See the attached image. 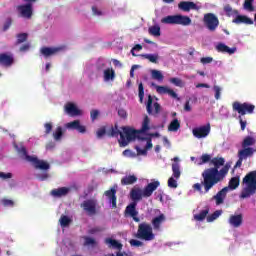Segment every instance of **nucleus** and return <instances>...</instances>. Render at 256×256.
<instances>
[{"label": "nucleus", "mask_w": 256, "mask_h": 256, "mask_svg": "<svg viewBox=\"0 0 256 256\" xmlns=\"http://www.w3.org/2000/svg\"><path fill=\"white\" fill-rule=\"evenodd\" d=\"M210 165H213L212 168H207L202 172L203 181L201 183H196L193 185V190L198 191V193H203L202 187H204V193L211 191L217 183H221L227 173H229L230 165H225V158L223 157H214L210 161Z\"/></svg>", "instance_id": "nucleus-1"}, {"label": "nucleus", "mask_w": 256, "mask_h": 256, "mask_svg": "<svg viewBox=\"0 0 256 256\" xmlns=\"http://www.w3.org/2000/svg\"><path fill=\"white\" fill-rule=\"evenodd\" d=\"M139 131L129 128L127 126L122 127V132L119 131V126L115 124L114 126H111V128L108 131V137H119L120 135V147H127L131 141H135L137 139Z\"/></svg>", "instance_id": "nucleus-2"}, {"label": "nucleus", "mask_w": 256, "mask_h": 256, "mask_svg": "<svg viewBox=\"0 0 256 256\" xmlns=\"http://www.w3.org/2000/svg\"><path fill=\"white\" fill-rule=\"evenodd\" d=\"M161 185V182L154 181L148 183L143 189L140 187H134L130 191V198L132 199V203H137L144 199H149L151 195H153L154 191H157L159 186Z\"/></svg>", "instance_id": "nucleus-3"}, {"label": "nucleus", "mask_w": 256, "mask_h": 256, "mask_svg": "<svg viewBox=\"0 0 256 256\" xmlns=\"http://www.w3.org/2000/svg\"><path fill=\"white\" fill-rule=\"evenodd\" d=\"M242 185H245L243 188L240 197L241 199H248L251 195L256 193V170L251 171L245 175L242 180Z\"/></svg>", "instance_id": "nucleus-4"}, {"label": "nucleus", "mask_w": 256, "mask_h": 256, "mask_svg": "<svg viewBox=\"0 0 256 256\" xmlns=\"http://www.w3.org/2000/svg\"><path fill=\"white\" fill-rule=\"evenodd\" d=\"M151 224L143 222L138 225V230L136 233V238L141 239L142 241H154L155 233Z\"/></svg>", "instance_id": "nucleus-5"}, {"label": "nucleus", "mask_w": 256, "mask_h": 256, "mask_svg": "<svg viewBox=\"0 0 256 256\" xmlns=\"http://www.w3.org/2000/svg\"><path fill=\"white\" fill-rule=\"evenodd\" d=\"M161 23L164 25H182L187 27L191 25V18L181 14L169 15L161 19Z\"/></svg>", "instance_id": "nucleus-6"}, {"label": "nucleus", "mask_w": 256, "mask_h": 256, "mask_svg": "<svg viewBox=\"0 0 256 256\" xmlns=\"http://www.w3.org/2000/svg\"><path fill=\"white\" fill-rule=\"evenodd\" d=\"M232 109L238 113L239 117H243V115H253V112L255 111V105L247 102L240 103L235 101L232 104Z\"/></svg>", "instance_id": "nucleus-7"}, {"label": "nucleus", "mask_w": 256, "mask_h": 256, "mask_svg": "<svg viewBox=\"0 0 256 256\" xmlns=\"http://www.w3.org/2000/svg\"><path fill=\"white\" fill-rule=\"evenodd\" d=\"M204 25L208 31L212 33L217 31V27H219V18L213 13H207L203 18Z\"/></svg>", "instance_id": "nucleus-8"}, {"label": "nucleus", "mask_w": 256, "mask_h": 256, "mask_svg": "<svg viewBox=\"0 0 256 256\" xmlns=\"http://www.w3.org/2000/svg\"><path fill=\"white\" fill-rule=\"evenodd\" d=\"M16 11L18 13V17H22V19H31L33 17V4H20L16 6Z\"/></svg>", "instance_id": "nucleus-9"}, {"label": "nucleus", "mask_w": 256, "mask_h": 256, "mask_svg": "<svg viewBox=\"0 0 256 256\" xmlns=\"http://www.w3.org/2000/svg\"><path fill=\"white\" fill-rule=\"evenodd\" d=\"M80 207L83 208V211H85L89 216L97 215L96 199L84 200L83 203L80 204Z\"/></svg>", "instance_id": "nucleus-10"}, {"label": "nucleus", "mask_w": 256, "mask_h": 256, "mask_svg": "<svg viewBox=\"0 0 256 256\" xmlns=\"http://www.w3.org/2000/svg\"><path fill=\"white\" fill-rule=\"evenodd\" d=\"M192 133L196 139H205L211 133V124L196 127L192 130Z\"/></svg>", "instance_id": "nucleus-11"}, {"label": "nucleus", "mask_w": 256, "mask_h": 256, "mask_svg": "<svg viewBox=\"0 0 256 256\" xmlns=\"http://www.w3.org/2000/svg\"><path fill=\"white\" fill-rule=\"evenodd\" d=\"M153 107H154V111H153ZM146 110L148 115H159V113H161V104L159 102H155L153 104V96L148 95Z\"/></svg>", "instance_id": "nucleus-12"}, {"label": "nucleus", "mask_w": 256, "mask_h": 256, "mask_svg": "<svg viewBox=\"0 0 256 256\" xmlns=\"http://www.w3.org/2000/svg\"><path fill=\"white\" fill-rule=\"evenodd\" d=\"M27 161L28 163L33 164L35 169H41L42 171H47L51 167L49 163L39 160V158L35 156H27Z\"/></svg>", "instance_id": "nucleus-13"}, {"label": "nucleus", "mask_w": 256, "mask_h": 256, "mask_svg": "<svg viewBox=\"0 0 256 256\" xmlns=\"http://www.w3.org/2000/svg\"><path fill=\"white\" fill-rule=\"evenodd\" d=\"M125 215H129L132 217L135 223H139L141 219L137 217L139 215V211H137V202H131L125 209Z\"/></svg>", "instance_id": "nucleus-14"}, {"label": "nucleus", "mask_w": 256, "mask_h": 256, "mask_svg": "<svg viewBox=\"0 0 256 256\" xmlns=\"http://www.w3.org/2000/svg\"><path fill=\"white\" fill-rule=\"evenodd\" d=\"M167 221V216L165 214L160 213L158 216H155L151 220L152 229L154 231H161V225Z\"/></svg>", "instance_id": "nucleus-15"}, {"label": "nucleus", "mask_w": 256, "mask_h": 256, "mask_svg": "<svg viewBox=\"0 0 256 256\" xmlns=\"http://www.w3.org/2000/svg\"><path fill=\"white\" fill-rule=\"evenodd\" d=\"M66 129H71L72 131H78V133H86L87 128L81 125L80 120H74L72 122H68L65 125Z\"/></svg>", "instance_id": "nucleus-16"}, {"label": "nucleus", "mask_w": 256, "mask_h": 256, "mask_svg": "<svg viewBox=\"0 0 256 256\" xmlns=\"http://www.w3.org/2000/svg\"><path fill=\"white\" fill-rule=\"evenodd\" d=\"M105 197L109 200L112 205V209H117V189L110 188L104 192Z\"/></svg>", "instance_id": "nucleus-17"}, {"label": "nucleus", "mask_w": 256, "mask_h": 256, "mask_svg": "<svg viewBox=\"0 0 256 256\" xmlns=\"http://www.w3.org/2000/svg\"><path fill=\"white\" fill-rule=\"evenodd\" d=\"M65 47H42L40 52L44 57H52V55H57V53H60V51H63Z\"/></svg>", "instance_id": "nucleus-18"}, {"label": "nucleus", "mask_w": 256, "mask_h": 256, "mask_svg": "<svg viewBox=\"0 0 256 256\" xmlns=\"http://www.w3.org/2000/svg\"><path fill=\"white\" fill-rule=\"evenodd\" d=\"M178 8L181 11H185L186 13H189V11H199V6L195 4V2L191 1H182L178 4Z\"/></svg>", "instance_id": "nucleus-19"}, {"label": "nucleus", "mask_w": 256, "mask_h": 256, "mask_svg": "<svg viewBox=\"0 0 256 256\" xmlns=\"http://www.w3.org/2000/svg\"><path fill=\"white\" fill-rule=\"evenodd\" d=\"M229 225L238 229V227L243 225V214H232L228 219Z\"/></svg>", "instance_id": "nucleus-20"}, {"label": "nucleus", "mask_w": 256, "mask_h": 256, "mask_svg": "<svg viewBox=\"0 0 256 256\" xmlns=\"http://www.w3.org/2000/svg\"><path fill=\"white\" fill-rule=\"evenodd\" d=\"M15 63V59L12 54L0 53V65L2 67H11Z\"/></svg>", "instance_id": "nucleus-21"}, {"label": "nucleus", "mask_w": 256, "mask_h": 256, "mask_svg": "<svg viewBox=\"0 0 256 256\" xmlns=\"http://www.w3.org/2000/svg\"><path fill=\"white\" fill-rule=\"evenodd\" d=\"M155 89L159 95H169L172 99H177V94L173 91V89L167 86H159L156 85Z\"/></svg>", "instance_id": "nucleus-22"}, {"label": "nucleus", "mask_w": 256, "mask_h": 256, "mask_svg": "<svg viewBox=\"0 0 256 256\" xmlns=\"http://www.w3.org/2000/svg\"><path fill=\"white\" fill-rule=\"evenodd\" d=\"M228 191L229 187H224L216 195L213 196L214 201H216V205H223Z\"/></svg>", "instance_id": "nucleus-23"}, {"label": "nucleus", "mask_w": 256, "mask_h": 256, "mask_svg": "<svg viewBox=\"0 0 256 256\" xmlns=\"http://www.w3.org/2000/svg\"><path fill=\"white\" fill-rule=\"evenodd\" d=\"M65 111L68 115H70V117H77L81 115V110H79L77 106L71 102L65 105Z\"/></svg>", "instance_id": "nucleus-24"}, {"label": "nucleus", "mask_w": 256, "mask_h": 256, "mask_svg": "<svg viewBox=\"0 0 256 256\" xmlns=\"http://www.w3.org/2000/svg\"><path fill=\"white\" fill-rule=\"evenodd\" d=\"M236 15V18L232 20V23H235L236 25H241V23H244V25H253V19L247 17L246 15Z\"/></svg>", "instance_id": "nucleus-25"}, {"label": "nucleus", "mask_w": 256, "mask_h": 256, "mask_svg": "<svg viewBox=\"0 0 256 256\" xmlns=\"http://www.w3.org/2000/svg\"><path fill=\"white\" fill-rule=\"evenodd\" d=\"M256 149L253 147H245L238 151V157H241L242 159H247L248 157H251L252 155H255Z\"/></svg>", "instance_id": "nucleus-26"}, {"label": "nucleus", "mask_w": 256, "mask_h": 256, "mask_svg": "<svg viewBox=\"0 0 256 256\" xmlns=\"http://www.w3.org/2000/svg\"><path fill=\"white\" fill-rule=\"evenodd\" d=\"M70 189L67 187H60L57 189H53L50 192V195H52V197H65L66 195L69 194Z\"/></svg>", "instance_id": "nucleus-27"}, {"label": "nucleus", "mask_w": 256, "mask_h": 256, "mask_svg": "<svg viewBox=\"0 0 256 256\" xmlns=\"http://www.w3.org/2000/svg\"><path fill=\"white\" fill-rule=\"evenodd\" d=\"M216 51H218V53H228L229 55H233V53L237 51V48H230L229 46L223 43H219L216 46Z\"/></svg>", "instance_id": "nucleus-28"}, {"label": "nucleus", "mask_w": 256, "mask_h": 256, "mask_svg": "<svg viewBox=\"0 0 256 256\" xmlns=\"http://www.w3.org/2000/svg\"><path fill=\"white\" fill-rule=\"evenodd\" d=\"M134 183H137V176L135 174L126 175L121 178V185H134Z\"/></svg>", "instance_id": "nucleus-29"}, {"label": "nucleus", "mask_w": 256, "mask_h": 256, "mask_svg": "<svg viewBox=\"0 0 256 256\" xmlns=\"http://www.w3.org/2000/svg\"><path fill=\"white\" fill-rule=\"evenodd\" d=\"M240 183H241V178L239 176L232 177L229 180L228 189L235 191V189H237V187H239Z\"/></svg>", "instance_id": "nucleus-30"}, {"label": "nucleus", "mask_w": 256, "mask_h": 256, "mask_svg": "<svg viewBox=\"0 0 256 256\" xmlns=\"http://www.w3.org/2000/svg\"><path fill=\"white\" fill-rule=\"evenodd\" d=\"M207 215H209L208 206H206L204 210L200 211V213L194 215V219L195 221H205V219L207 218Z\"/></svg>", "instance_id": "nucleus-31"}, {"label": "nucleus", "mask_w": 256, "mask_h": 256, "mask_svg": "<svg viewBox=\"0 0 256 256\" xmlns=\"http://www.w3.org/2000/svg\"><path fill=\"white\" fill-rule=\"evenodd\" d=\"M256 139L253 136H246L242 141V148L253 147L255 145Z\"/></svg>", "instance_id": "nucleus-32"}, {"label": "nucleus", "mask_w": 256, "mask_h": 256, "mask_svg": "<svg viewBox=\"0 0 256 256\" xmlns=\"http://www.w3.org/2000/svg\"><path fill=\"white\" fill-rule=\"evenodd\" d=\"M115 80V70L113 68H108L104 70V81H114Z\"/></svg>", "instance_id": "nucleus-33"}, {"label": "nucleus", "mask_w": 256, "mask_h": 256, "mask_svg": "<svg viewBox=\"0 0 256 256\" xmlns=\"http://www.w3.org/2000/svg\"><path fill=\"white\" fill-rule=\"evenodd\" d=\"M143 59H147L150 63H159V54H142Z\"/></svg>", "instance_id": "nucleus-34"}, {"label": "nucleus", "mask_w": 256, "mask_h": 256, "mask_svg": "<svg viewBox=\"0 0 256 256\" xmlns=\"http://www.w3.org/2000/svg\"><path fill=\"white\" fill-rule=\"evenodd\" d=\"M180 128H181V123L177 118H175L173 121L170 122L168 126V131L175 132V131H179Z\"/></svg>", "instance_id": "nucleus-35"}, {"label": "nucleus", "mask_w": 256, "mask_h": 256, "mask_svg": "<svg viewBox=\"0 0 256 256\" xmlns=\"http://www.w3.org/2000/svg\"><path fill=\"white\" fill-rule=\"evenodd\" d=\"M172 173L174 179H179V177H181V168L179 166V163L176 162L172 164Z\"/></svg>", "instance_id": "nucleus-36"}, {"label": "nucleus", "mask_w": 256, "mask_h": 256, "mask_svg": "<svg viewBox=\"0 0 256 256\" xmlns=\"http://www.w3.org/2000/svg\"><path fill=\"white\" fill-rule=\"evenodd\" d=\"M63 137V127L61 126H58L55 131L53 132V138L56 140V141H61Z\"/></svg>", "instance_id": "nucleus-37"}, {"label": "nucleus", "mask_w": 256, "mask_h": 256, "mask_svg": "<svg viewBox=\"0 0 256 256\" xmlns=\"http://www.w3.org/2000/svg\"><path fill=\"white\" fill-rule=\"evenodd\" d=\"M17 153L20 154V156L27 161V157H31L27 154V148L25 146H15Z\"/></svg>", "instance_id": "nucleus-38"}, {"label": "nucleus", "mask_w": 256, "mask_h": 256, "mask_svg": "<svg viewBox=\"0 0 256 256\" xmlns=\"http://www.w3.org/2000/svg\"><path fill=\"white\" fill-rule=\"evenodd\" d=\"M221 210H216L214 213H212L211 215L207 216V222L208 223H213V221H215L216 219H219V217H221Z\"/></svg>", "instance_id": "nucleus-39"}, {"label": "nucleus", "mask_w": 256, "mask_h": 256, "mask_svg": "<svg viewBox=\"0 0 256 256\" xmlns=\"http://www.w3.org/2000/svg\"><path fill=\"white\" fill-rule=\"evenodd\" d=\"M106 243L108 245H111V247H113L114 249H122V247H123V245L121 243H119L117 240L112 239V238L106 239Z\"/></svg>", "instance_id": "nucleus-40"}, {"label": "nucleus", "mask_w": 256, "mask_h": 256, "mask_svg": "<svg viewBox=\"0 0 256 256\" xmlns=\"http://www.w3.org/2000/svg\"><path fill=\"white\" fill-rule=\"evenodd\" d=\"M224 11H225L226 15H228V17H231L233 15H239V11L238 10H233L231 5H229V4L224 6Z\"/></svg>", "instance_id": "nucleus-41"}, {"label": "nucleus", "mask_w": 256, "mask_h": 256, "mask_svg": "<svg viewBox=\"0 0 256 256\" xmlns=\"http://www.w3.org/2000/svg\"><path fill=\"white\" fill-rule=\"evenodd\" d=\"M148 31L150 35H153L154 37H161V27L159 26H152Z\"/></svg>", "instance_id": "nucleus-42"}, {"label": "nucleus", "mask_w": 256, "mask_h": 256, "mask_svg": "<svg viewBox=\"0 0 256 256\" xmlns=\"http://www.w3.org/2000/svg\"><path fill=\"white\" fill-rule=\"evenodd\" d=\"M17 40H16V45H21V43H25L27 41V38L29 35L27 33H20L16 35Z\"/></svg>", "instance_id": "nucleus-43"}, {"label": "nucleus", "mask_w": 256, "mask_h": 256, "mask_svg": "<svg viewBox=\"0 0 256 256\" xmlns=\"http://www.w3.org/2000/svg\"><path fill=\"white\" fill-rule=\"evenodd\" d=\"M149 123H151V120L149 119V116H145L143 123H142V128H141V133H146V131H149Z\"/></svg>", "instance_id": "nucleus-44"}, {"label": "nucleus", "mask_w": 256, "mask_h": 256, "mask_svg": "<svg viewBox=\"0 0 256 256\" xmlns=\"http://www.w3.org/2000/svg\"><path fill=\"white\" fill-rule=\"evenodd\" d=\"M61 227H68V225L71 223V219L68 218L66 215H62L59 219Z\"/></svg>", "instance_id": "nucleus-45"}, {"label": "nucleus", "mask_w": 256, "mask_h": 256, "mask_svg": "<svg viewBox=\"0 0 256 256\" xmlns=\"http://www.w3.org/2000/svg\"><path fill=\"white\" fill-rule=\"evenodd\" d=\"M170 83L176 87H185V82L180 78H170Z\"/></svg>", "instance_id": "nucleus-46"}, {"label": "nucleus", "mask_w": 256, "mask_h": 256, "mask_svg": "<svg viewBox=\"0 0 256 256\" xmlns=\"http://www.w3.org/2000/svg\"><path fill=\"white\" fill-rule=\"evenodd\" d=\"M138 97L140 99V103H143V98L145 97V88L143 87V83L138 85Z\"/></svg>", "instance_id": "nucleus-47"}, {"label": "nucleus", "mask_w": 256, "mask_h": 256, "mask_svg": "<svg viewBox=\"0 0 256 256\" xmlns=\"http://www.w3.org/2000/svg\"><path fill=\"white\" fill-rule=\"evenodd\" d=\"M255 0H245L244 1V9H246L247 11H255V7H253V2Z\"/></svg>", "instance_id": "nucleus-48"}, {"label": "nucleus", "mask_w": 256, "mask_h": 256, "mask_svg": "<svg viewBox=\"0 0 256 256\" xmlns=\"http://www.w3.org/2000/svg\"><path fill=\"white\" fill-rule=\"evenodd\" d=\"M212 159H211V155L209 154H203L201 156V162L198 163V165H205V163H211Z\"/></svg>", "instance_id": "nucleus-49"}, {"label": "nucleus", "mask_w": 256, "mask_h": 256, "mask_svg": "<svg viewBox=\"0 0 256 256\" xmlns=\"http://www.w3.org/2000/svg\"><path fill=\"white\" fill-rule=\"evenodd\" d=\"M152 77L156 79V81H163V74L159 70H152Z\"/></svg>", "instance_id": "nucleus-50"}, {"label": "nucleus", "mask_w": 256, "mask_h": 256, "mask_svg": "<svg viewBox=\"0 0 256 256\" xmlns=\"http://www.w3.org/2000/svg\"><path fill=\"white\" fill-rule=\"evenodd\" d=\"M129 243L131 247H143L145 245L142 241L137 239H131Z\"/></svg>", "instance_id": "nucleus-51"}, {"label": "nucleus", "mask_w": 256, "mask_h": 256, "mask_svg": "<svg viewBox=\"0 0 256 256\" xmlns=\"http://www.w3.org/2000/svg\"><path fill=\"white\" fill-rule=\"evenodd\" d=\"M109 130L105 129V127H102L100 129L97 130V137L99 139H101V137H103L104 135H108L109 136Z\"/></svg>", "instance_id": "nucleus-52"}, {"label": "nucleus", "mask_w": 256, "mask_h": 256, "mask_svg": "<svg viewBox=\"0 0 256 256\" xmlns=\"http://www.w3.org/2000/svg\"><path fill=\"white\" fill-rule=\"evenodd\" d=\"M45 135H49L53 131V123L48 122L44 124Z\"/></svg>", "instance_id": "nucleus-53"}, {"label": "nucleus", "mask_w": 256, "mask_h": 256, "mask_svg": "<svg viewBox=\"0 0 256 256\" xmlns=\"http://www.w3.org/2000/svg\"><path fill=\"white\" fill-rule=\"evenodd\" d=\"M213 89H214V92H215V99H216V101H219V99H221V87L215 85L213 87Z\"/></svg>", "instance_id": "nucleus-54"}, {"label": "nucleus", "mask_w": 256, "mask_h": 256, "mask_svg": "<svg viewBox=\"0 0 256 256\" xmlns=\"http://www.w3.org/2000/svg\"><path fill=\"white\" fill-rule=\"evenodd\" d=\"M168 187H171L172 189H177V180L175 178L170 177L168 179Z\"/></svg>", "instance_id": "nucleus-55"}, {"label": "nucleus", "mask_w": 256, "mask_h": 256, "mask_svg": "<svg viewBox=\"0 0 256 256\" xmlns=\"http://www.w3.org/2000/svg\"><path fill=\"white\" fill-rule=\"evenodd\" d=\"M99 117V110L93 109L90 111V119L91 121H95Z\"/></svg>", "instance_id": "nucleus-56"}, {"label": "nucleus", "mask_w": 256, "mask_h": 256, "mask_svg": "<svg viewBox=\"0 0 256 256\" xmlns=\"http://www.w3.org/2000/svg\"><path fill=\"white\" fill-rule=\"evenodd\" d=\"M143 49V46L141 44H136L132 49H131V54L133 57H137V54H135V51H141Z\"/></svg>", "instance_id": "nucleus-57"}, {"label": "nucleus", "mask_w": 256, "mask_h": 256, "mask_svg": "<svg viewBox=\"0 0 256 256\" xmlns=\"http://www.w3.org/2000/svg\"><path fill=\"white\" fill-rule=\"evenodd\" d=\"M200 62L202 63V65H207L209 63H213V57H202L200 59Z\"/></svg>", "instance_id": "nucleus-58"}, {"label": "nucleus", "mask_w": 256, "mask_h": 256, "mask_svg": "<svg viewBox=\"0 0 256 256\" xmlns=\"http://www.w3.org/2000/svg\"><path fill=\"white\" fill-rule=\"evenodd\" d=\"M92 13L94 16L101 17L103 15V12L97 8V6H92Z\"/></svg>", "instance_id": "nucleus-59"}, {"label": "nucleus", "mask_w": 256, "mask_h": 256, "mask_svg": "<svg viewBox=\"0 0 256 256\" xmlns=\"http://www.w3.org/2000/svg\"><path fill=\"white\" fill-rule=\"evenodd\" d=\"M238 119H239L241 131H244V129H246L247 127V121L243 120V117L241 116H238Z\"/></svg>", "instance_id": "nucleus-60"}, {"label": "nucleus", "mask_w": 256, "mask_h": 256, "mask_svg": "<svg viewBox=\"0 0 256 256\" xmlns=\"http://www.w3.org/2000/svg\"><path fill=\"white\" fill-rule=\"evenodd\" d=\"M12 23H13V20L11 18H8L4 23L3 31H7L9 27H11Z\"/></svg>", "instance_id": "nucleus-61"}, {"label": "nucleus", "mask_w": 256, "mask_h": 256, "mask_svg": "<svg viewBox=\"0 0 256 256\" xmlns=\"http://www.w3.org/2000/svg\"><path fill=\"white\" fill-rule=\"evenodd\" d=\"M118 115L121 117V119H127V111L123 108L118 110Z\"/></svg>", "instance_id": "nucleus-62"}, {"label": "nucleus", "mask_w": 256, "mask_h": 256, "mask_svg": "<svg viewBox=\"0 0 256 256\" xmlns=\"http://www.w3.org/2000/svg\"><path fill=\"white\" fill-rule=\"evenodd\" d=\"M11 177H13V174L10 172H8V173L0 172L1 179H11Z\"/></svg>", "instance_id": "nucleus-63"}, {"label": "nucleus", "mask_w": 256, "mask_h": 256, "mask_svg": "<svg viewBox=\"0 0 256 256\" xmlns=\"http://www.w3.org/2000/svg\"><path fill=\"white\" fill-rule=\"evenodd\" d=\"M97 242L91 237H85V245H95Z\"/></svg>", "instance_id": "nucleus-64"}]
</instances>
